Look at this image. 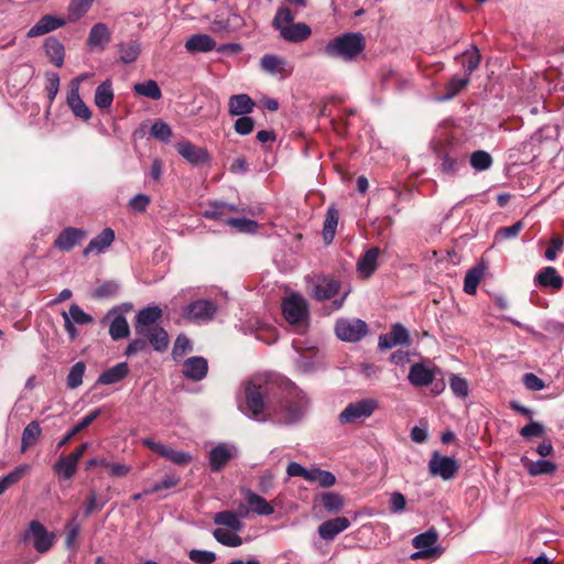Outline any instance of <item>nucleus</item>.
Returning <instances> with one entry per match:
<instances>
[{"label": "nucleus", "mask_w": 564, "mask_h": 564, "mask_svg": "<svg viewBox=\"0 0 564 564\" xmlns=\"http://www.w3.org/2000/svg\"><path fill=\"white\" fill-rule=\"evenodd\" d=\"M245 414L258 422L291 425L307 412L308 399L297 387L267 376L252 377L245 387Z\"/></svg>", "instance_id": "1"}, {"label": "nucleus", "mask_w": 564, "mask_h": 564, "mask_svg": "<svg viewBox=\"0 0 564 564\" xmlns=\"http://www.w3.org/2000/svg\"><path fill=\"white\" fill-rule=\"evenodd\" d=\"M365 46L366 40L361 33L347 32L330 40L326 44L324 52L329 57L350 62L362 53Z\"/></svg>", "instance_id": "2"}, {"label": "nucleus", "mask_w": 564, "mask_h": 564, "mask_svg": "<svg viewBox=\"0 0 564 564\" xmlns=\"http://www.w3.org/2000/svg\"><path fill=\"white\" fill-rule=\"evenodd\" d=\"M295 15L288 7L276 9L272 25L280 32V36L291 43H300L310 37L312 30L303 22L294 23Z\"/></svg>", "instance_id": "3"}, {"label": "nucleus", "mask_w": 564, "mask_h": 564, "mask_svg": "<svg viewBox=\"0 0 564 564\" xmlns=\"http://www.w3.org/2000/svg\"><path fill=\"white\" fill-rule=\"evenodd\" d=\"M379 403L376 399L367 398L349 403L338 415L340 424H351L372 415Z\"/></svg>", "instance_id": "4"}, {"label": "nucleus", "mask_w": 564, "mask_h": 564, "mask_svg": "<svg viewBox=\"0 0 564 564\" xmlns=\"http://www.w3.org/2000/svg\"><path fill=\"white\" fill-rule=\"evenodd\" d=\"M283 316L288 323L302 326L308 319V307L306 300L300 294L293 293L282 302Z\"/></svg>", "instance_id": "5"}, {"label": "nucleus", "mask_w": 564, "mask_h": 564, "mask_svg": "<svg viewBox=\"0 0 564 564\" xmlns=\"http://www.w3.org/2000/svg\"><path fill=\"white\" fill-rule=\"evenodd\" d=\"M217 313V305L209 300L193 301L182 308V315L193 323L210 322Z\"/></svg>", "instance_id": "6"}, {"label": "nucleus", "mask_w": 564, "mask_h": 564, "mask_svg": "<svg viewBox=\"0 0 564 564\" xmlns=\"http://www.w3.org/2000/svg\"><path fill=\"white\" fill-rule=\"evenodd\" d=\"M335 333L340 340L356 343L368 333V325L359 318H339L335 324Z\"/></svg>", "instance_id": "7"}, {"label": "nucleus", "mask_w": 564, "mask_h": 564, "mask_svg": "<svg viewBox=\"0 0 564 564\" xmlns=\"http://www.w3.org/2000/svg\"><path fill=\"white\" fill-rule=\"evenodd\" d=\"M24 538L32 540L33 546L39 553H46L53 546L56 535L53 532H48L41 522L33 520Z\"/></svg>", "instance_id": "8"}, {"label": "nucleus", "mask_w": 564, "mask_h": 564, "mask_svg": "<svg viewBox=\"0 0 564 564\" xmlns=\"http://www.w3.org/2000/svg\"><path fill=\"white\" fill-rule=\"evenodd\" d=\"M458 463L455 458L443 456L435 452L430 462L429 469L433 476H440L444 480H449L455 477L458 471Z\"/></svg>", "instance_id": "9"}, {"label": "nucleus", "mask_w": 564, "mask_h": 564, "mask_svg": "<svg viewBox=\"0 0 564 564\" xmlns=\"http://www.w3.org/2000/svg\"><path fill=\"white\" fill-rule=\"evenodd\" d=\"M161 317H162V310L156 305L148 306V307L141 310L137 314V318H135L134 328H135L137 335L145 334L149 330H151L150 328H154V327L159 326V322H160Z\"/></svg>", "instance_id": "10"}, {"label": "nucleus", "mask_w": 564, "mask_h": 564, "mask_svg": "<svg viewBox=\"0 0 564 564\" xmlns=\"http://www.w3.org/2000/svg\"><path fill=\"white\" fill-rule=\"evenodd\" d=\"M412 545L415 549L427 550V554L432 557H438L443 553L442 547L438 545V533L434 528L415 535L412 539Z\"/></svg>", "instance_id": "11"}, {"label": "nucleus", "mask_w": 564, "mask_h": 564, "mask_svg": "<svg viewBox=\"0 0 564 564\" xmlns=\"http://www.w3.org/2000/svg\"><path fill=\"white\" fill-rule=\"evenodd\" d=\"M177 153L188 163L197 165L209 162V154L206 149L197 147L189 141H181L176 145Z\"/></svg>", "instance_id": "12"}, {"label": "nucleus", "mask_w": 564, "mask_h": 564, "mask_svg": "<svg viewBox=\"0 0 564 564\" xmlns=\"http://www.w3.org/2000/svg\"><path fill=\"white\" fill-rule=\"evenodd\" d=\"M67 105L72 109L73 113L84 121L91 118V111L79 96V78H76L70 84V88L67 94Z\"/></svg>", "instance_id": "13"}, {"label": "nucleus", "mask_w": 564, "mask_h": 564, "mask_svg": "<svg viewBox=\"0 0 564 564\" xmlns=\"http://www.w3.org/2000/svg\"><path fill=\"white\" fill-rule=\"evenodd\" d=\"M208 371V362L204 357L194 356L183 362L182 372L192 381L203 380Z\"/></svg>", "instance_id": "14"}, {"label": "nucleus", "mask_w": 564, "mask_h": 564, "mask_svg": "<svg viewBox=\"0 0 564 564\" xmlns=\"http://www.w3.org/2000/svg\"><path fill=\"white\" fill-rule=\"evenodd\" d=\"M86 237V231L83 229L67 227L61 231L54 241V246L62 251L72 250L80 240Z\"/></svg>", "instance_id": "15"}, {"label": "nucleus", "mask_w": 564, "mask_h": 564, "mask_svg": "<svg viewBox=\"0 0 564 564\" xmlns=\"http://www.w3.org/2000/svg\"><path fill=\"white\" fill-rule=\"evenodd\" d=\"M350 527V521L345 517H338L324 521L317 529L318 535L323 540H334L335 536Z\"/></svg>", "instance_id": "16"}, {"label": "nucleus", "mask_w": 564, "mask_h": 564, "mask_svg": "<svg viewBox=\"0 0 564 564\" xmlns=\"http://www.w3.org/2000/svg\"><path fill=\"white\" fill-rule=\"evenodd\" d=\"M435 378V371L429 368L422 362H417L411 366L408 379L414 387H425L433 382Z\"/></svg>", "instance_id": "17"}, {"label": "nucleus", "mask_w": 564, "mask_h": 564, "mask_svg": "<svg viewBox=\"0 0 564 564\" xmlns=\"http://www.w3.org/2000/svg\"><path fill=\"white\" fill-rule=\"evenodd\" d=\"M380 249L372 247L368 249L357 262V272L361 278H369L373 274L378 265Z\"/></svg>", "instance_id": "18"}, {"label": "nucleus", "mask_w": 564, "mask_h": 564, "mask_svg": "<svg viewBox=\"0 0 564 564\" xmlns=\"http://www.w3.org/2000/svg\"><path fill=\"white\" fill-rule=\"evenodd\" d=\"M243 497L251 511L258 516H270L274 512V508L262 496L245 488L241 490Z\"/></svg>", "instance_id": "19"}, {"label": "nucleus", "mask_w": 564, "mask_h": 564, "mask_svg": "<svg viewBox=\"0 0 564 564\" xmlns=\"http://www.w3.org/2000/svg\"><path fill=\"white\" fill-rule=\"evenodd\" d=\"M65 24L63 19L55 18L53 15H43L29 31V37H36L52 32Z\"/></svg>", "instance_id": "20"}, {"label": "nucleus", "mask_w": 564, "mask_h": 564, "mask_svg": "<svg viewBox=\"0 0 564 564\" xmlns=\"http://www.w3.org/2000/svg\"><path fill=\"white\" fill-rule=\"evenodd\" d=\"M189 53H207L216 48V41L208 34H194L185 42Z\"/></svg>", "instance_id": "21"}, {"label": "nucleus", "mask_w": 564, "mask_h": 564, "mask_svg": "<svg viewBox=\"0 0 564 564\" xmlns=\"http://www.w3.org/2000/svg\"><path fill=\"white\" fill-rule=\"evenodd\" d=\"M229 213H245V208L240 209L225 202H213L209 203L208 208L204 210L203 216L206 219H217L225 223V216Z\"/></svg>", "instance_id": "22"}, {"label": "nucleus", "mask_w": 564, "mask_h": 564, "mask_svg": "<svg viewBox=\"0 0 564 564\" xmlns=\"http://www.w3.org/2000/svg\"><path fill=\"white\" fill-rule=\"evenodd\" d=\"M256 104L247 94L232 95L228 101L231 116H246L252 112Z\"/></svg>", "instance_id": "23"}, {"label": "nucleus", "mask_w": 564, "mask_h": 564, "mask_svg": "<svg viewBox=\"0 0 564 564\" xmlns=\"http://www.w3.org/2000/svg\"><path fill=\"white\" fill-rule=\"evenodd\" d=\"M339 282L323 279L313 286L312 296L317 301H326L334 297L339 292Z\"/></svg>", "instance_id": "24"}, {"label": "nucleus", "mask_w": 564, "mask_h": 564, "mask_svg": "<svg viewBox=\"0 0 564 564\" xmlns=\"http://www.w3.org/2000/svg\"><path fill=\"white\" fill-rule=\"evenodd\" d=\"M110 32L105 23L95 24L88 35L87 44L91 48H98L102 51L105 46L110 42Z\"/></svg>", "instance_id": "25"}, {"label": "nucleus", "mask_w": 564, "mask_h": 564, "mask_svg": "<svg viewBox=\"0 0 564 564\" xmlns=\"http://www.w3.org/2000/svg\"><path fill=\"white\" fill-rule=\"evenodd\" d=\"M521 463L523 467L528 470L529 475L531 476L551 475L555 473L557 469L556 465L553 462L546 459H538L533 462L528 457L523 456L521 458Z\"/></svg>", "instance_id": "26"}, {"label": "nucleus", "mask_w": 564, "mask_h": 564, "mask_svg": "<svg viewBox=\"0 0 564 564\" xmlns=\"http://www.w3.org/2000/svg\"><path fill=\"white\" fill-rule=\"evenodd\" d=\"M115 240V232L110 228L104 229L98 236L93 238L87 247L84 249V256L91 252L100 253L105 251Z\"/></svg>", "instance_id": "27"}, {"label": "nucleus", "mask_w": 564, "mask_h": 564, "mask_svg": "<svg viewBox=\"0 0 564 564\" xmlns=\"http://www.w3.org/2000/svg\"><path fill=\"white\" fill-rule=\"evenodd\" d=\"M232 457L230 447L219 444L209 452V466L213 471H219Z\"/></svg>", "instance_id": "28"}, {"label": "nucleus", "mask_w": 564, "mask_h": 564, "mask_svg": "<svg viewBox=\"0 0 564 564\" xmlns=\"http://www.w3.org/2000/svg\"><path fill=\"white\" fill-rule=\"evenodd\" d=\"M129 373V366L127 362H119L108 370L101 372L98 377L97 383L99 384H113L124 379Z\"/></svg>", "instance_id": "29"}, {"label": "nucleus", "mask_w": 564, "mask_h": 564, "mask_svg": "<svg viewBox=\"0 0 564 564\" xmlns=\"http://www.w3.org/2000/svg\"><path fill=\"white\" fill-rule=\"evenodd\" d=\"M260 67L262 70L275 75L278 73L290 74L291 69H288V62L274 54H265L260 59Z\"/></svg>", "instance_id": "30"}, {"label": "nucleus", "mask_w": 564, "mask_h": 564, "mask_svg": "<svg viewBox=\"0 0 564 564\" xmlns=\"http://www.w3.org/2000/svg\"><path fill=\"white\" fill-rule=\"evenodd\" d=\"M319 503L329 513H337L344 508L343 497L333 491H325L319 494L314 500V507Z\"/></svg>", "instance_id": "31"}, {"label": "nucleus", "mask_w": 564, "mask_h": 564, "mask_svg": "<svg viewBox=\"0 0 564 564\" xmlns=\"http://www.w3.org/2000/svg\"><path fill=\"white\" fill-rule=\"evenodd\" d=\"M145 334H138V336L147 338V341L153 347L156 351H164L169 346V335L164 328L160 325L150 328Z\"/></svg>", "instance_id": "32"}, {"label": "nucleus", "mask_w": 564, "mask_h": 564, "mask_svg": "<svg viewBox=\"0 0 564 564\" xmlns=\"http://www.w3.org/2000/svg\"><path fill=\"white\" fill-rule=\"evenodd\" d=\"M440 163V170L447 175H456L460 169L465 165V155L457 153H445L442 156Z\"/></svg>", "instance_id": "33"}, {"label": "nucleus", "mask_w": 564, "mask_h": 564, "mask_svg": "<svg viewBox=\"0 0 564 564\" xmlns=\"http://www.w3.org/2000/svg\"><path fill=\"white\" fill-rule=\"evenodd\" d=\"M44 48L50 61L56 67H62L65 56L64 45L55 37H47L44 43Z\"/></svg>", "instance_id": "34"}, {"label": "nucleus", "mask_w": 564, "mask_h": 564, "mask_svg": "<svg viewBox=\"0 0 564 564\" xmlns=\"http://www.w3.org/2000/svg\"><path fill=\"white\" fill-rule=\"evenodd\" d=\"M101 413L100 409H96L84 416L67 434L58 442L57 448L65 446L77 433L88 427Z\"/></svg>", "instance_id": "35"}, {"label": "nucleus", "mask_w": 564, "mask_h": 564, "mask_svg": "<svg viewBox=\"0 0 564 564\" xmlns=\"http://www.w3.org/2000/svg\"><path fill=\"white\" fill-rule=\"evenodd\" d=\"M536 282L544 288L558 290L563 285V279L553 267H545L536 275Z\"/></svg>", "instance_id": "36"}, {"label": "nucleus", "mask_w": 564, "mask_h": 564, "mask_svg": "<svg viewBox=\"0 0 564 564\" xmlns=\"http://www.w3.org/2000/svg\"><path fill=\"white\" fill-rule=\"evenodd\" d=\"M486 271V267L484 263H479L467 271L465 279H464V291L473 295L477 291V286L482 279Z\"/></svg>", "instance_id": "37"}, {"label": "nucleus", "mask_w": 564, "mask_h": 564, "mask_svg": "<svg viewBox=\"0 0 564 564\" xmlns=\"http://www.w3.org/2000/svg\"><path fill=\"white\" fill-rule=\"evenodd\" d=\"M469 80L470 79L466 76H464V77L453 76L448 80V83L445 85L444 94L442 96L437 97V99L440 101H446V100L454 98L459 91H462L469 84Z\"/></svg>", "instance_id": "38"}, {"label": "nucleus", "mask_w": 564, "mask_h": 564, "mask_svg": "<svg viewBox=\"0 0 564 564\" xmlns=\"http://www.w3.org/2000/svg\"><path fill=\"white\" fill-rule=\"evenodd\" d=\"M113 101V91L110 80L101 83L95 91V105L100 109L109 108Z\"/></svg>", "instance_id": "39"}, {"label": "nucleus", "mask_w": 564, "mask_h": 564, "mask_svg": "<svg viewBox=\"0 0 564 564\" xmlns=\"http://www.w3.org/2000/svg\"><path fill=\"white\" fill-rule=\"evenodd\" d=\"M78 463L69 455L61 456L53 466V470L64 479H70L76 470Z\"/></svg>", "instance_id": "40"}, {"label": "nucleus", "mask_w": 564, "mask_h": 564, "mask_svg": "<svg viewBox=\"0 0 564 564\" xmlns=\"http://www.w3.org/2000/svg\"><path fill=\"white\" fill-rule=\"evenodd\" d=\"M338 212L334 206L328 207L323 226V239L328 245L333 241L338 225Z\"/></svg>", "instance_id": "41"}, {"label": "nucleus", "mask_w": 564, "mask_h": 564, "mask_svg": "<svg viewBox=\"0 0 564 564\" xmlns=\"http://www.w3.org/2000/svg\"><path fill=\"white\" fill-rule=\"evenodd\" d=\"M306 480L317 482L323 488H329L336 484L335 475L321 468L308 469Z\"/></svg>", "instance_id": "42"}, {"label": "nucleus", "mask_w": 564, "mask_h": 564, "mask_svg": "<svg viewBox=\"0 0 564 564\" xmlns=\"http://www.w3.org/2000/svg\"><path fill=\"white\" fill-rule=\"evenodd\" d=\"M214 522L217 525H224L232 531H241L243 528V523L240 521L238 514L234 511H220L217 512L214 517Z\"/></svg>", "instance_id": "43"}, {"label": "nucleus", "mask_w": 564, "mask_h": 564, "mask_svg": "<svg viewBox=\"0 0 564 564\" xmlns=\"http://www.w3.org/2000/svg\"><path fill=\"white\" fill-rule=\"evenodd\" d=\"M133 90L137 95L150 98L152 100H159L162 97L161 88L153 79L135 84L133 86Z\"/></svg>", "instance_id": "44"}, {"label": "nucleus", "mask_w": 564, "mask_h": 564, "mask_svg": "<svg viewBox=\"0 0 564 564\" xmlns=\"http://www.w3.org/2000/svg\"><path fill=\"white\" fill-rule=\"evenodd\" d=\"M42 430L40 427L39 422L32 421L29 423L22 433V451H26L28 448L34 446L40 436H41Z\"/></svg>", "instance_id": "45"}, {"label": "nucleus", "mask_w": 564, "mask_h": 564, "mask_svg": "<svg viewBox=\"0 0 564 564\" xmlns=\"http://www.w3.org/2000/svg\"><path fill=\"white\" fill-rule=\"evenodd\" d=\"M108 500L109 497L98 496L95 489H90L84 506L85 517H89L93 512L101 510Z\"/></svg>", "instance_id": "46"}, {"label": "nucleus", "mask_w": 564, "mask_h": 564, "mask_svg": "<svg viewBox=\"0 0 564 564\" xmlns=\"http://www.w3.org/2000/svg\"><path fill=\"white\" fill-rule=\"evenodd\" d=\"M109 334L113 340L122 339L129 336V324L124 316H115L109 326Z\"/></svg>", "instance_id": "47"}, {"label": "nucleus", "mask_w": 564, "mask_h": 564, "mask_svg": "<svg viewBox=\"0 0 564 564\" xmlns=\"http://www.w3.org/2000/svg\"><path fill=\"white\" fill-rule=\"evenodd\" d=\"M462 65L465 70V76L469 78L471 73L478 68L481 56L477 47L471 51H466L462 54Z\"/></svg>", "instance_id": "48"}, {"label": "nucleus", "mask_w": 564, "mask_h": 564, "mask_svg": "<svg viewBox=\"0 0 564 564\" xmlns=\"http://www.w3.org/2000/svg\"><path fill=\"white\" fill-rule=\"evenodd\" d=\"M191 351H193L191 339L184 334L178 335L172 349L173 359L177 361Z\"/></svg>", "instance_id": "49"}, {"label": "nucleus", "mask_w": 564, "mask_h": 564, "mask_svg": "<svg viewBox=\"0 0 564 564\" xmlns=\"http://www.w3.org/2000/svg\"><path fill=\"white\" fill-rule=\"evenodd\" d=\"M31 469L29 464L17 466L11 473L2 477V491L20 481Z\"/></svg>", "instance_id": "50"}, {"label": "nucleus", "mask_w": 564, "mask_h": 564, "mask_svg": "<svg viewBox=\"0 0 564 564\" xmlns=\"http://www.w3.org/2000/svg\"><path fill=\"white\" fill-rule=\"evenodd\" d=\"M213 535L217 542L226 546L237 547L242 544V539L238 534L231 533L225 529H215Z\"/></svg>", "instance_id": "51"}, {"label": "nucleus", "mask_w": 564, "mask_h": 564, "mask_svg": "<svg viewBox=\"0 0 564 564\" xmlns=\"http://www.w3.org/2000/svg\"><path fill=\"white\" fill-rule=\"evenodd\" d=\"M86 366L83 361L76 362L69 370L66 384L69 389H76L83 383Z\"/></svg>", "instance_id": "52"}, {"label": "nucleus", "mask_w": 564, "mask_h": 564, "mask_svg": "<svg viewBox=\"0 0 564 564\" xmlns=\"http://www.w3.org/2000/svg\"><path fill=\"white\" fill-rule=\"evenodd\" d=\"M492 164V159L490 154L486 151L478 150L471 153L470 155V165L476 171H486Z\"/></svg>", "instance_id": "53"}, {"label": "nucleus", "mask_w": 564, "mask_h": 564, "mask_svg": "<svg viewBox=\"0 0 564 564\" xmlns=\"http://www.w3.org/2000/svg\"><path fill=\"white\" fill-rule=\"evenodd\" d=\"M181 481L178 476L166 475L161 481L153 484L151 487L144 489L145 495H152L161 490H166L175 487Z\"/></svg>", "instance_id": "54"}, {"label": "nucleus", "mask_w": 564, "mask_h": 564, "mask_svg": "<svg viewBox=\"0 0 564 564\" xmlns=\"http://www.w3.org/2000/svg\"><path fill=\"white\" fill-rule=\"evenodd\" d=\"M225 224L239 232H254L258 229V224L247 218H227Z\"/></svg>", "instance_id": "55"}, {"label": "nucleus", "mask_w": 564, "mask_h": 564, "mask_svg": "<svg viewBox=\"0 0 564 564\" xmlns=\"http://www.w3.org/2000/svg\"><path fill=\"white\" fill-rule=\"evenodd\" d=\"M120 59L126 63V64H129V63H132L134 62L139 54H140V47H139V44H137L135 42H128V43H122L120 45Z\"/></svg>", "instance_id": "56"}, {"label": "nucleus", "mask_w": 564, "mask_h": 564, "mask_svg": "<svg viewBox=\"0 0 564 564\" xmlns=\"http://www.w3.org/2000/svg\"><path fill=\"white\" fill-rule=\"evenodd\" d=\"M66 317L74 324L86 325L93 322V317L85 313L77 304H72Z\"/></svg>", "instance_id": "57"}, {"label": "nucleus", "mask_w": 564, "mask_h": 564, "mask_svg": "<svg viewBox=\"0 0 564 564\" xmlns=\"http://www.w3.org/2000/svg\"><path fill=\"white\" fill-rule=\"evenodd\" d=\"M449 386L453 393L458 398H465L468 395V382L465 378L458 375H452Z\"/></svg>", "instance_id": "58"}, {"label": "nucleus", "mask_w": 564, "mask_h": 564, "mask_svg": "<svg viewBox=\"0 0 564 564\" xmlns=\"http://www.w3.org/2000/svg\"><path fill=\"white\" fill-rule=\"evenodd\" d=\"M163 457L181 466L187 465L193 459L188 453L183 451H175L171 447L166 448L165 453H163Z\"/></svg>", "instance_id": "59"}, {"label": "nucleus", "mask_w": 564, "mask_h": 564, "mask_svg": "<svg viewBox=\"0 0 564 564\" xmlns=\"http://www.w3.org/2000/svg\"><path fill=\"white\" fill-rule=\"evenodd\" d=\"M188 557L196 564H213L216 561V553L205 550H191Z\"/></svg>", "instance_id": "60"}, {"label": "nucleus", "mask_w": 564, "mask_h": 564, "mask_svg": "<svg viewBox=\"0 0 564 564\" xmlns=\"http://www.w3.org/2000/svg\"><path fill=\"white\" fill-rule=\"evenodd\" d=\"M151 135L160 141H169L172 135L171 127L163 121H155L151 127Z\"/></svg>", "instance_id": "61"}, {"label": "nucleus", "mask_w": 564, "mask_h": 564, "mask_svg": "<svg viewBox=\"0 0 564 564\" xmlns=\"http://www.w3.org/2000/svg\"><path fill=\"white\" fill-rule=\"evenodd\" d=\"M519 433L527 440L541 437L545 433V427L540 422H531L524 425Z\"/></svg>", "instance_id": "62"}, {"label": "nucleus", "mask_w": 564, "mask_h": 564, "mask_svg": "<svg viewBox=\"0 0 564 564\" xmlns=\"http://www.w3.org/2000/svg\"><path fill=\"white\" fill-rule=\"evenodd\" d=\"M397 345H405L410 341V335L408 329L401 324H394L389 332Z\"/></svg>", "instance_id": "63"}, {"label": "nucleus", "mask_w": 564, "mask_h": 564, "mask_svg": "<svg viewBox=\"0 0 564 564\" xmlns=\"http://www.w3.org/2000/svg\"><path fill=\"white\" fill-rule=\"evenodd\" d=\"M254 127V121L252 118L246 116H241L235 122V131L240 135H247L252 132Z\"/></svg>", "instance_id": "64"}]
</instances>
